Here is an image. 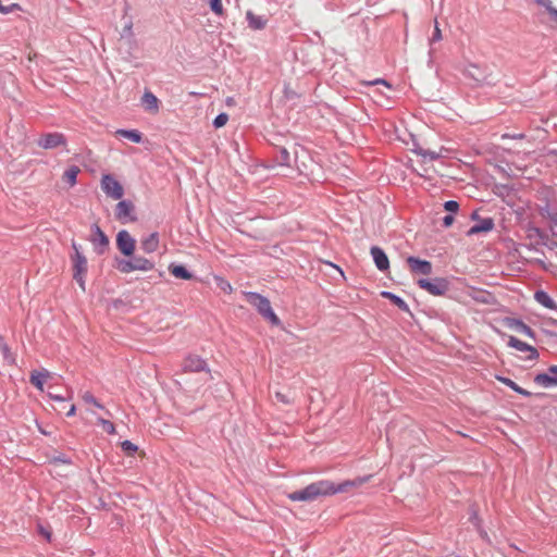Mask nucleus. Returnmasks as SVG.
<instances>
[{"mask_svg":"<svg viewBox=\"0 0 557 557\" xmlns=\"http://www.w3.org/2000/svg\"><path fill=\"white\" fill-rule=\"evenodd\" d=\"M534 299L542 305L543 307L550 309V310H557V302L543 289H537L534 293Z\"/></svg>","mask_w":557,"mask_h":557,"instance_id":"nucleus-23","label":"nucleus"},{"mask_svg":"<svg viewBox=\"0 0 557 557\" xmlns=\"http://www.w3.org/2000/svg\"><path fill=\"white\" fill-rule=\"evenodd\" d=\"M168 269L169 272L176 278L185 281L194 278V274L184 264L172 262Z\"/></svg>","mask_w":557,"mask_h":557,"instance_id":"nucleus-20","label":"nucleus"},{"mask_svg":"<svg viewBox=\"0 0 557 557\" xmlns=\"http://www.w3.org/2000/svg\"><path fill=\"white\" fill-rule=\"evenodd\" d=\"M471 220H480V219H479V213H478V211H473V212L471 213Z\"/></svg>","mask_w":557,"mask_h":557,"instance_id":"nucleus-53","label":"nucleus"},{"mask_svg":"<svg viewBox=\"0 0 557 557\" xmlns=\"http://www.w3.org/2000/svg\"><path fill=\"white\" fill-rule=\"evenodd\" d=\"M370 253L374 261L375 267L384 272L389 269V260L385 251L379 246H372L370 249Z\"/></svg>","mask_w":557,"mask_h":557,"instance_id":"nucleus-18","label":"nucleus"},{"mask_svg":"<svg viewBox=\"0 0 557 557\" xmlns=\"http://www.w3.org/2000/svg\"><path fill=\"white\" fill-rule=\"evenodd\" d=\"M114 215L115 219L122 223L137 221L135 206L131 200L126 199L117 202V205L115 206Z\"/></svg>","mask_w":557,"mask_h":557,"instance_id":"nucleus-10","label":"nucleus"},{"mask_svg":"<svg viewBox=\"0 0 557 557\" xmlns=\"http://www.w3.org/2000/svg\"><path fill=\"white\" fill-rule=\"evenodd\" d=\"M274 397L277 401L285 404V405H288L292 403L290 397L282 392H275Z\"/></svg>","mask_w":557,"mask_h":557,"instance_id":"nucleus-42","label":"nucleus"},{"mask_svg":"<svg viewBox=\"0 0 557 557\" xmlns=\"http://www.w3.org/2000/svg\"><path fill=\"white\" fill-rule=\"evenodd\" d=\"M0 352L2 354L4 361H7L9 364L15 363V357L11 352L9 345L5 343L2 336H0Z\"/></svg>","mask_w":557,"mask_h":557,"instance_id":"nucleus-30","label":"nucleus"},{"mask_svg":"<svg viewBox=\"0 0 557 557\" xmlns=\"http://www.w3.org/2000/svg\"><path fill=\"white\" fill-rule=\"evenodd\" d=\"M470 520H471L472 522H474V521H478V520H479L476 512H473V513L471 515Z\"/></svg>","mask_w":557,"mask_h":557,"instance_id":"nucleus-54","label":"nucleus"},{"mask_svg":"<svg viewBox=\"0 0 557 557\" xmlns=\"http://www.w3.org/2000/svg\"><path fill=\"white\" fill-rule=\"evenodd\" d=\"M443 207L449 214L456 213L459 210V203L456 200H447Z\"/></svg>","mask_w":557,"mask_h":557,"instance_id":"nucleus-39","label":"nucleus"},{"mask_svg":"<svg viewBox=\"0 0 557 557\" xmlns=\"http://www.w3.org/2000/svg\"><path fill=\"white\" fill-rule=\"evenodd\" d=\"M116 134L135 144L143 141V134L137 129H119Z\"/></svg>","mask_w":557,"mask_h":557,"instance_id":"nucleus-28","label":"nucleus"},{"mask_svg":"<svg viewBox=\"0 0 557 557\" xmlns=\"http://www.w3.org/2000/svg\"><path fill=\"white\" fill-rule=\"evenodd\" d=\"M141 103L147 111H158L159 109V99L149 90L144 92Z\"/></svg>","mask_w":557,"mask_h":557,"instance_id":"nucleus-26","label":"nucleus"},{"mask_svg":"<svg viewBox=\"0 0 557 557\" xmlns=\"http://www.w3.org/2000/svg\"><path fill=\"white\" fill-rule=\"evenodd\" d=\"M550 230H553V227H550ZM552 232H553V236L557 237V232H554V231H552Z\"/></svg>","mask_w":557,"mask_h":557,"instance_id":"nucleus-56","label":"nucleus"},{"mask_svg":"<svg viewBox=\"0 0 557 557\" xmlns=\"http://www.w3.org/2000/svg\"><path fill=\"white\" fill-rule=\"evenodd\" d=\"M494 225H495V223L492 218H484L482 220H479V222L475 223L474 225H472L468 230L467 235L472 236V235H476L480 233H488L494 228Z\"/></svg>","mask_w":557,"mask_h":557,"instance_id":"nucleus-19","label":"nucleus"},{"mask_svg":"<svg viewBox=\"0 0 557 557\" xmlns=\"http://www.w3.org/2000/svg\"><path fill=\"white\" fill-rule=\"evenodd\" d=\"M417 284L433 296H444L450 289V282L446 277L419 278Z\"/></svg>","mask_w":557,"mask_h":557,"instance_id":"nucleus-4","label":"nucleus"},{"mask_svg":"<svg viewBox=\"0 0 557 557\" xmlns=\"http://www.w3.org/2000/svg\"><path fill=\"white\" fill-rule=\"evenodd\" d=\"M49 397L55 401H64L65 400V397H63L61 395H54L52 393H49Z\"/></svg>","mask_w":557,"mask_h":557,"instance_id":"nucleus-49","label":"nucleus"},{"mask_svg":"<svg viewBox=\"0 0 557 557\" xmlns=\"http://www.w3.org/2000/svg\"><path fill=\"white\" fill-rule=\"evenodd\" d=\"M413 152L417 154V156H420L422 157L423 159H429L430 161H434V160H437L441 154L433 151V150H429V149H423L421 147H417L413 149Z\"/></svg>","mask_w":557,"mask_h":557,"instance_id":"nucleus-31","label":"nucleus"},{"mask_svg":"<svg viewBox=\"0 0 557 557\" xmlns=\"http://www.w3.org/2000/svg\"><path fill=\"white\" fill-rule=\"evenodd\" d=\"M455 221V218L453 214H446L443 219H442V225L445 227V228H448L453 225Z\"/></svg>","mask_w":557,"mask_h":557,"instance_id":"nucleus-43","label":"nucleus"},{"mask_svg":"<svg viewBox=\"0 0 557 557\" xmlns=\"http://www.w3.org/2000/svg\"><path fill=\"white\" fill-rule=\"evenodd\" d=\"M507 345L511 348H515L519 351L529 352V356L525 360L534 361L539 358V351L535 347L520 341L516 336L509 335Z\"/></svg>","mask_w":557,"mask_h":557,"instance_id":"nucleus-13","label":"nucleus"},{"mask_svg":"<svg viewBox=\"0 0 557 557\" xmlns=\"http://www.w3.org/2000/svg\"><path fill=\"white\" fill-rule=\"evenodd\" d=\"M101 188L107 196L115 200L121 199L124 195L123 186L111 174H104L102 176Z\"/></svg>","mask_w":557,"mask_h":557,"instance_id":"nucleus-9","label":"nucleus"},{"mask_svg":"<svg viewBox=\"0 0 557 557\" xmlns=\"http://www.w3.org/2000/svg\"><path fill=\"white\" fill-rule=\"evenodd\" d=\"M211 11L216 15L223 14L222 0H209Z\"/></svg>","mask_w":557,"mask_h":557,"instance_id":"nucleus-36","label":"nucleus"},{"mask_svg":"<svg viewBox=\"0 0 557 557\" xmlns=\"http://www.w3.org/2000/svg\"><path fill=\"white\" fill-rule=\"evenodd\" d=\"M284 96L288 100H292V99L298 97V95L294 90L289 89L288 87H285Z\"/></svg>","mask_w":557,"mask_h":557,"instance_id":"nucleus-45","label":"nucleus"},{"mask_svg":"<svg viewBox=\"0 0 557 557\" xmlns=\"http://www.w3.org/2000/svg\"><path fill=\"white\" fill-rule=\"evenodd\" d=\"M72 248L74 250V253L82 252L81 251V245L77 244L75 240H72Z\"/></svg>","mask_w":557,"mask_h":557,"instance_id":"nucleus-51","label":"nucleus"},{"mask_svg":"<svg viewBox=\"0 0 557 557\" xmlns=\"http://www.w3.org/2000/svg\"><path fill=\"white\" fill-rule=\"evenodd\" d=\"M370 475L357 478L355 480H347L339 484H334L327 480H320L313 482L301 490L294 491L287 495L292 502H312L320 496L334 495L336 493L347 492L349 487L359 486L366 483Z\"/></svg>","mask_w":557,"mask_h":557,"instance_id":"nucleus-1","label":"nucleus"},{"mask_svg":"<svg viewBox=\"0 0 557 557\" xmlns=\"http://www.w3.org/2000/svg\"><path fill=\"white\" fill-rule=\"evenodd\" d=\"M50 372L46 369L42 371L34 370L30 373L29 382L39 391H44L45 380L49 377Z\"/></svg>","mask_w":557,"mask_h":557,"instance_id":"nucleus-24","label":"nucleus"},{"mask_svg":"<svg viewBox=\"0 0 557 557\" xmlns=\"http://www.w3.org/2000/svg\"><path fill=\"white\" fill-rule=\"evenodd\" d=\"M116 248L126 258H129L134 255L136 249V240L131 236L128 231L121 230L116 234Z\"/></svg>","mask_w":557,"mask_h":557,"instance_id":"nucleus-8","label":"nucleus"},{"mask_svg":"<svg viewBox=\"0 0 557 557\" xmlns=\"http://www.w3.org/2000/svg\"><path fill=\"white\" fill-rule=\"evenodd\" d=\"M548 220L554 226L557 227V210L552 213V216Z\"/></svg>","mask_w":557,"mask_h":557,"instance_id":"nucleus-50","label":"nucleus"},{"mask_svg":"<svg viewBox=\"0 0 557 557\" xmlns=\"http://www.w3.org/2000/svg\"><path fill=\"white\" fill-rule=\"evenodd\" d=\"M555 211L556 210L552 209L550 205L548 202H546L544 206H541L539 208V212H540L541 216H543L545 219H549L552 216V213Z\"/></svg>","mask_w":557,"mask_h":557,"instance_id":"nucleus-40","label":"nucleus"},{"mask_svg":"<svg viewBox=\"0 0 557 557\" xmlns=\"http://www.w3.org/2000/svg\"><path fill=\"white\" fill-rule=\"evenodd\" d=\"M131 29H132V25L131 24L125 27V30H131Z\"/></svg>","mask_w":557,"mask_h":557,"instance_id":"nucleus-55","label":"nucleus"},{"mask_svg":"<svg viewBox=\"0 0 557 557\" xmlns=\"http://www.w3.org/2000/svg\"><path fill=\"white\" fill-rule=\"evenodd\" d=\"M290 153L289 151L284 147L275 148L273 151V156L271 158V165L269 168L274 166H290Z\"/></svg>","mask_w":557,"mask_h":557,"instance_id":"nucleus-17","label":"nucleus"},{"mask_svg":"<svg viewBox=\"0 0 557 557\" xmlns=\"http://www.w3.org/2000/svg\"><path fill=\"white\" fill-rule=\"evenodd\" d=\"M97 422H98V424H100L102 426V429L108 434H115V426H114V424L111 421L106 420L103 418H98Z\"/></svg>","mask_w":557,"mask_h":557,"instance_id":"nucleus-33","label":"nucleus"},{"mask_svg":"<svg viewBox=\"0 0 557 557\" xmlns=\"http://www.w3.org/2000/svg\"><path fill=\"white\" fill-rule=\"evenodd\" d=\"M184 372L209 371L207 361L197 355H188L183 361Z\"/></svg>","mask_w":557,"mask_h":557,"instance_id":"nucleus-14","label":"nucleus"},{"mask_svg":"<svg viewBox=\"0 0 557 557\" xmlns=\"http://www.w3.org/2000/svg\"><path fill=\"white\" fill-rule=\"evenodd\" d=\"M440 40H442V32H441V29L438 27L437 21H435V27H434V32L432 34V37L430 38V44L432 45V44L437 42Z\"/></svg>","mask_w":557,"mask_h":557,"instance_id":"nucleus-41","label":"nucleus"},{"mask_svg":"<svg viewBox=\"0 0 557 557\" xmlns=\"http://www.w3.org/2000/svg\"><path fill=\"white\" fill-rule=\"evenodd\" d=\"M407 263L412 273H419L423 275H430L432 273V263L428 260L420 259L414 256H409L407 258Z\"/></svg>","mask_w":557,"mask_h":557,"instance_id":"nucleus-16","label":"nucleus"},{"mask_svg":"<svg viewBox=\"0 0 557 557\" xmlns=\"http://www.w3.org/2000/svg\"><path fill=\"white\" fill-rule=\"evenodd\" d=\"M228 121V115L224 112L218 114L214 120H213V126L215 128H220L222 126H224Z\"/></svg>","mask_w":557,"mask_h":557,"instance_id":"nucleus-37","label":"nucleus"},{"mask_svg":"<svg viewBox=\"0 0 557 557\" xmlns=\"http://www.w3.org/2000/svg\"><path fill=\"white\" fill-rule=\"evenodd\" d=\"M50 463L72 465V459L64 453H58L50 458Z\"/></svg>","mask_w":557,"mask_h":557,"instance_id":"nucleus-32","label":"nucleus"},{"mask_svg":"<svg viewBox=\"0 0 557 557\" xmlns=\"http://www.w3.org/2000/svg\"><path fill=\"white\" fill-rule=\"evenodd\" d=\"M121 448L127 455H133L134 453H136L138 450V446L128 440H125L121 443Z\"/></svg>","mask_w":557,"mask_h":557,"instance_id":"nucleus-34","label":"nucleus"},{"mask_svg":"<svg viewBox=\"0 0 557 557\" xmlns=\"http://www.w3.org/2000/svg\"><path fill=\"white\" fill-rule=\"evenodd\" d=\"M79 171L81 170L77 165L69 166L63 173V181L66 182L70 186H74L77 183V175Z\"/></svg>","mask_w":557,"mask_h":557,"instance_id":"nucleus-29","label":"nucleus"},{"mask_svg":"<svg viewBox=\"0 0 557 557\" xmlns=\"http://www.w3.org/2000/svg\"><path fill=\"white\" fill-rule=\"evenodd\" d=\"M539 4L545 7L546 11L557 18V9L552 5L550 0H535Z\"/></svg>","mask_w":557,"mask_h":557,"instance_id":"nucleus-38","label":"nucleus"},{"mask_svg":"<svg viewBox=\"0 0 557 557\" xmlns=\"http://www.w3.org/2000/svg\"><path fill=\"white\" fill-rule=\"evenodd\" d=\"M114 267L124 274L133 271H151L154 262L148 258L133 255L129 259L115 257Z\"/></svg>","mask_w":557,"mask_h":557,"instance_id":"nucleus-3","label":"nucleus"},{"mask_svg":"<svg viewBox=\"0 0 557 557\" xmlns=\"http://www.w3.org/2000/svg\"><path fill=\"white\" fill-rule=\"evenodd\" d=\"M82 398L86 404H92L97 408L103 409V406L97 400V398L90 392H85Z\"/></svg>","mask_w":557,"mask_h":557,"instance_id":"nucleus-35","label":"nucleus"},{"mask_svg":"<svg viewBox=\"0 0 557 557\" xmlns=\"http://www.w3.org/2000/svg\"><path fill=\"white\" fill-rule=\"evenodd\" d=\"M533 381L545 388L557 386V366H550L546 372L537 373Z\"/></svg>","mask_w":557,"mask_h":557,"instance_id":"nucleus-12","label":"nucleus"},{"mask_svg":"<svg viewBox=\"0 0 557 557\" xmlns=\"http://www.w3.org/2000/svg\"><path fill=\"white\" fill-rule=\"evenodd\" d=\"M381 296L383 298H385V299H388L399 310H401V311H404L406 313L411 314L409 306L407 305V302L400 296H398V295H396V294H394L392 292H388V290L381 292Z\"/></svg>","mask_w":557,"mask_h":557,"instance_id":"nucleus-22","label":"nucleus"},{"mask_svg":"<svg viewBox=\"0 0 557 557\" xmlns=\"http://www.w3.org/2000/svg\"><path fill=\"white\" fill-rule=\"evenodd\" d=\"M503 323L506 327H508L510 330L522 333L530 338H533V339L535 338V332L528 324H525L521 319L506 317L503 320Z\"/></svg>","mask_w":557,"mask_h":557,"instance_id":"nucleus-15","label":"nucleus"},{"mask_svg":"<svg viewBox=\"0 0 557 557\" xmlns=\"http://www.w3.org/2000/svg\"><path fill=\"white\" fill-rule=\"evenodd\" d=\"M66 137L62 133L53 132L47 133L40 136L37 140V145L42 149H54L60 146H66Z\"/></svg>","mask_w":557,"mask_h":557,"instance_id":"nucleus-11","label":"nucleus"},{"mask_svg":"<svg viewBox=\"0 0 557 557\" xmlns=\"http://www.w3.org/2000/svg\"><path fill=\"white\" fill-rule=\"evenodd\" d=\"M218 278H219V281H220V283H219L220 288H221L222 290H224V292L228 293V294H230V293H232L233 288H232L231 284H230L228 282L224 281V280H223V278H221V277H218Z\"/></svg>","mask_w":557,"mask_h":557,"instance_id":"nucleus-44","label":"nucleus"},{"mask_svg":"<svg viewBox=\"0 0 557 557\" xmlns=\"http://www.w3.org/2000/svg\"><path fill=\"white\" fill-rule=\"evenodd\" d=\"M544 246L547 247L548 249L553 250V249L557 248V243L554 240H550V238L548 237L547 245H544Z\"/></svg>","mask_w":557,"mask_h":557,"instance_id":"nucleus-48","label":"nucleus"},{"mask_svg":"<svg viewBox=\"0 0 557 557\" xmlns=\"http://www.w3.org/2000/svg\"><path fill=\"white\" fill-rule=\"evenodd\" d=\"M496 380L500 383H503L504 385L508 386L509 388H511L512 391H515L516 393L524 396V397H531L532 396V393L520 387L516 382H513L511 379L509 377H506V376H503V375H496L495 376Z\"/></svg>","mask_w":557,"mask_h":557,"instance_id":"nucleus-25","label":"nucleus"},{"mask_svg":"<svg viewBox=\"0 0 557 557\" xmlns=\"http://www.w3.org/2000/svg\"><path fill=\"white\" fill-rule=\"evenodd\" d=\"M39 532L42 534L47 540H50L51 533L46 530L44 527L39 525Z\"/></svg>","mask_w":557,"mask_h":557,"instance_id":"nucleus-47","label":"nucleus"},{"mask_svg":"<svg viewBox=\"0 0 557 557\" xmlns=\"http://www.w3.org/2000/svg\"><path fill=\"white\" fill-rule=\"evenodd\" d=\"M246 300L258 311V313L267 321H269L272 325L278 326L281 325V320L273 311L271 307L270 300L256 292H246L245 293Z\"/></svg>","mask_w":557,"mask_h":557,"instance_id":"nucleus-2","label":"nucleus"},{"mask_svg":"<svg viewBox=\"0 0 557 557\" xmlns=\"http://www.w3.org/2000/svg\"><path fill=\"white\" fill-rule=\"evenodd\" d=\"M368 85H377V84H383L385 86H387L388 88H391V85L388 84V82L384 78H376L372 82H368L367 83Z\"/></svg>","mask_w":557,"mask_h":557,"instance_id":"nucleus-46","label":"nucleus"},{"mask_svg":"<svg viewBox=\"0 0 557 557\" xmlns=\"http://www.w3.org/2000/svg\"><path fill=\"white\" fill-rule=\"evenodd\" d=\"M140 248L146 253H152L159 248V234L153 232L140 242Z\"/></svg>","mask_w":557,"mask_h":557,"instance_id":"nucleus-21","label":"nucleus"},{"mask_svg":"<svg viewBox=\"0 0 557 557\" xmlns=\"http://www.w3.org/2000/svg\"><path fill=\"white\" fill-rule=\"evenodd\" d=\"M246 18H247V22H248V26L251 29L260 30V29H263L265 27L267 20L263 18V16H261V15H256L251 11H248L246 13Z\"/></svg>","mask_w":557,"mask_h":557,"instance_id":"nucleus-27","label":"nucleus"},{"mask_svg":"<svg viewBox=\"0 0 557 557\" xmlns=\"http://www.w3.org/2000/svg\"><path fill=\"white\" fill-rule=\"evenodd\" d=\"M75 412H76V407H75V405H71V407H70V409H69V411L66 412V416H67V417H73V416L75 414Z\"/></svg>","mask_w":557,"mask_h":557,"instance_id":"nucleus-52","label":"nucleus"},{"mask_svg":"<svg viewBox=\"0 0 557 557\" xmlns=\"http://www.w3.org/2000/svg\"><path fill=\"white\" fill-rule=\"evenodd\" d=\"M73 263V278L79 285L83 292L86 289L85 276L87 274L88 264L87 259L83 252L73 253L71 256Z\"/></svg>","mask_w":557,"mask_h":557,"instance_id":"nucleus-5","label":"nucleus"},{"mask_svg":"<svg viewBox=\"0 0 557 557\" xmlns=\"http://www.w3.org/2000/svg\"><path fill=\"white\" fill-rule=\"evenodd\" d=\"M524 231L527 238L531 240L530 244L524 245L529 250H536L535 247L537 245H547V238L549 237L548 234L542 228L535 226L533 223L529 222L524 226Z\"/></svg>","mask_w":557,"mask_h":557,"instance_id":"nucleus-6","label":"nucleus"},{"mask_svg":"<svg viewBox=\"0 0 557 557\" xmlns=\"http://www.w3.org/2000/svg\"><path fill=\"white\" fill-rule=\"evenodd\" d=\"M90 231L89 242L92 244L95 252L99 256L106 253L110 245L109 237L97 223L91 225Z\"/></svg>","mask_w":557,"mask_h":557,"instance_id":"nucleus-7","label":"nucleus"}]
</instances>
